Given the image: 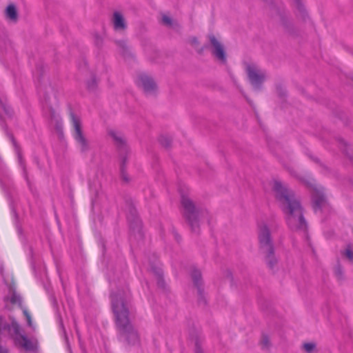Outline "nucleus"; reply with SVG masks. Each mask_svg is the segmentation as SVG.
<instances>
[{"instance_id": "obj_22", "label": "nucleus", "mask_w": 353, "mask_h": 353, "mask_svg": "<svg viewBox=\"0 0 353 353\" xmlns=\"http://www.w3.org/2000/svg\"><path fill=\"white\" fill-rule=\"evenodd\" d=\"M282 21H283V26L285 27V28L286 29V30L291 34H293L294 32L292 30V24L290 21H287L285 19L283 18L282 19Z\"/></svg>"}, {"instance_id": "obj_17", "label": "nucleus", "mask_w": 353, "mask_h": 353, "mask_svg": "<svg viewBox=\"0 0 353 353\" xmlns=\"http://www.w3.org/2000/svg\"><path fill=\"white\" fill-rule=\"evenodd\" d=\"M0 109H1L6 115L9 118L13 116V110L7 103V98L4 92L0 89Z\"/></svg>"}, {"instance_id": "obj_25", "label": "nucleus", "mask_w": 353, "mask_h": 353, "mask_svg": "<svg viewBox=\"0 0 353 353\" xmlns=\"http://www.w3.org/2000/svg\"><path fill=\"white\" fill-rule=\"evenodd\" d=\"M162 23L164 25L170 27L172 25V20L170 17L164 14L162 17Z\"/></svg>"}, {"instance_id": "obj_32", "label": "nucleus", "mask_w": 353, "mask_h": 353, "mask_svg": "<svg viewBox=\"0 0 353 353\" xmlns=\"http://www.w3.org/2000/svg\"><path fill=\"white\" fill-rule=\"evenodd\" d=\"M190 43L191 45L195 46L199 43V41H198V39H196V37H192L190 39Z\"/></svg>"}, {"instance_id": "obj_3", "label": "nucleus", "mask_w": 353, "mask_h": 353, "mask_svg": "<svg viewBox=\"0 0 353 353\" xmlns=\"http://www.w3.org/2000/svg\"><path fill=\"white\" fill-rule=\"evenodd\" d=\"M259 241L261 252L264 255L265 262L270 269L277 263L274 256V248L270 236V229L265 223L259 225Z\"/></svg>"}, {"instance_id": "obj_2", "label": "nucleus", "mask_w": 353, "mask_h": 353, "mask_svg": "<svg viewBox=\"0 0 353 353\" xmlns=\"http://www.w3.org/2000/svg\"><path fill=\"white\" fill-rule=\"evenodd\" d=\"M272 190L285 214L286 222L290 229L292 231L305 232L307 225L303 216V209L294 192L278 180L274 181Z\"/></svg>"}, {"instance_id": "obj_15", "label": "nucleus", "mask_w": 353, "mask_h": 353, "mask_svg": "<svg viewBox=\"0 0 353 353\" xmlns=\"http://www.w3.org/2000/svg\"><path fill=\"white\" fill-rule=\"evenodd\" d=\"M50 124L55 128L59 133L62 132V120L59 115L52 108L49 110V115Z\"/></svg>"}, {"instance_id": "obj_26", "label": "nucleus", "mask_w": 353, "mask_h": 353, "mask_svg": "<svg viewBox=\"0 0 353 353\" xmlns=\"http://www.w3.org/2000/svg\"><path fill=\"white\" fill-rule=\"evenodd\" d=\"M43 71V66L41 63H39L37 65L36 71L34 73V77H37L38 79V81H39L40 76L41 74V72Z\"/></svg>"}, {"instance_id": "obj_21", "label": "nucleus", "mask_w": 353, "mask_h": 353, "mask_svg": "<svg viewBox=\"0 0 353 353\" xmlns=\"http://www.w3.org/2000/svg\"><path fill=\"white\" fill-rule=\"evenodd\" d=\"M294 4L297 8V10L300 12V13L302 14L303 17H305V9L302 4L301 0H294Z\"/></svg>"}, {"instance_id": "obj_29", "label": "nucleus", "mask_w": 353, "mask_h": 353, "mask_svg": "<svg viewBox=\"0 0 353 353\" xmlns=\"http://www.w3.org/2000/svg\"><path fill=\"white\" fill-rule=\"evenodd\" d=\"M345 254L346 257L350 260L353 259V251H352L350 248L346 249Z\"/></svg>"}, {"instance_id": "obj_6", "label": "nucleus", "mask_w": 353, "mask_h": 353, "mask_svg": "<svg viewBox=\"0 0 353 353\" xmlns=\"http://www.w3.org/2000/svg\"><path fill=\"white\" fill-rule=\"evenodd\" d=\"M71 119L74 128L73 137L77 143V147L81 152L85 153L90 150V143L88 139L83 133L80 120L74 114L71 113Z\"/></svg>"}, {"instance_id": "obj_28", "label": "nucleus", "mask_w": 353, "mask_h": 353, "mask_svg": "<svg viewBox=\"0 0 353 353\" xmlns=\"http://www.w3.org/2000/svg\"><path fill=\"white\" fill-rule=\"evenodd\" d=\"M23 314H24V316L26 318V321H27V323H28V326L32 327V319H31V316H30V314L26 310H23Z\"/></svg>"}, {"instance_id": "obj_20", "label": "nucleus", "mask_w": 353, "mask_h": 353, "mask_svg": "<svg viewBox=\"0 0 353 353\" xmlns=\"http://www.w3.org/2000/svg\"><path fill=\"white\" fill-rule=\"evenodd\" d=\"M159 142L165 148H168L171 144L172 139L168 135H161L159 138Z\"/></svg>"}, {"instance_id": "obj_30", "label": "nucleus", "mask_w": 353, "mask_h": 353, "mask_svg": "<svg viewBox=\"0 0 353 353\" xmlns=\"http://www.w3.org/2000/svg\"><path fill=\"white\" fill-rule=\"evenodd\" d=\"M21 301V298L19 296L17 295L16 294H13L11 296V302L13 303H16L17 302H19Z\"/></svg>"}, {"instance_id": "obj_34", "label": "nucleus", "mask_w": 353, "mask_h": 353, "mask_svg": "<svg viewBox=\"0 0 353 353\" xmlns=\"http://www.w3.org/2000/svg\"><path fill=\"white\" fill-rule=\"evenodd\" d=\"M195 353H203L201 348L199 346L198 343H196Z\"/></svg>"}, {"instance_id": "obj_8", "label": "nucleus", "mask_w": 353, "mask_h": 353, "mask_svg": "<svg viewBox=\"0 0 353 353\" xmlns=\"http://www.w3.org/2000/svg\"><path fill=\"white\" fill-rule=\"evenodd\" d=\"M127 219L130 224L132 235H133L134 238L142 239L143 234L142 232L141 221L137 215L136 209L132 204H130L128 206Z\"/></svg>"}, {"instance_id": "obj_14", "label": "nucleus", "mask_w": 353, "mask_h": 353, "mask_svg": "<svg viewBox=\"0 0 353 353\" xmlns=\"http://www.w3.org/2000/svg\"><path fill=\"white\" fill-rule=\"evenodd\" d=\"M10 139L12 142L13 146L14 147L15 152L17 155L19 165L21 167V168L22 169L23 176L25 178V179L26 180V181L28 183L29 181H28V172H27V169H26V162H25V160L23 159L21 150L12 136H10Z\"/></svg>"}, {"instance_id": "obj_31", "label": "nucleus", "mask_w": 353, "mask_h": 353, "mask_svg": "<svg viewBox=\"0 0 353 353\" xmlns=\"http://www.w3.org/2000/svg\"><path fill=\"white\" fill-rule=\"evenodd\" d=\"M335 274L338 276L339 279H341L343 274L342 270L339 265L336 267L335 268Z\"/></svg>"}, {"instance_id": "obj_1", "label": "nucleus", "mask_w": 353, "mask_h": 353, "mask_svg": "<svg viewBox=\"0 0 353 353\" xmlns=\"http://www.w3.org/2000/svg\"><path fill=\"white\" fill-rule=\"evenodd\" d=\"M110 299L117 337L125 347H139L141 335L133 325L136 310L131 303V295L127 286L117 288L116 282H110Z\"/></svg>"}, {"instance_id": "obj_12", "label": "nucleus", "mask_w": 353, "mask_h": 353, "mask_svg": "<svg viewBox=\"0 0 353 353\" xmlns=\"http://www.w3.org/2000/svg\"><path fill=\"white\" fill-rule=\"evenodd\" d=\"M191 276L193 280L194 284L197 288L198 295H199V301H203V303H206V301L204 298L203 290L202 288V280H201V274L199 270L193 269L191 272Z\"/></svg>"}, {"instance_id": "obj_13", "label": "nucleus", "mask_w": 353, "mask_h": 353, "mask_svg": "<svg viewBox=\"0 0 353 353\" xmlns=\"http://www.w3.org/2000/svg\"><path fill=\"white\" fill-rule=\"evenodd\" d=\"M156 259L157 257L154 255L152 261L149 260L148 268L156 275L158 286L163 288L165 285V282L162 278L163 272L161 268L155 263Z\"/></svg>"}, {"instance_id": "obj_10", "label": "nucleus", "mask_w": 353, "mask_h": 353, "mask_svg": "<svg viewBox=\"0 0 353 353\" xmlns=\"http://www.w3.org/2000/svg\"><path fill=\"white\" fill-rule=\"evenodd\" d=\"M208 39L212 47V54L220 61H226V54L222 43L215 37L214 34H209Z\"/></svg>"}, {"instance_id": "obj_5", "label": "nucleus", "mask_w": 353, "mask_h": 353, "mask_svg": "<svg viewBox=\"0 0 353 353\" xmlns=\"http://www.w3.org/2000/svg\"><path fill=\"white\" fill-rule=\"evenodd\" d=\"M109 136L112 139L117 147L118 148L119 157L121 159L120 163V174L121 177L123 181L125 182H128L130 179L128 178L127 173L125 172V165L127 163V153H128V147L125 143V141L121 133L117 132L115 130H110L108 132Z\"/></svg>"}, {"instance_id": "obj_18", "label": "nucleus", "mask_w": 353, "mask_h": 353, "mask_svg": "<svg viewBox=\"0 0 353 353\" xmlns=\"http://www.w3.org/2000/svg\"><path fill=\"white\" fill-rule=\"evenodd\" d=\"M6 16L9 20L16 22L18 18L17 9L14 5H9L6 10Z\"/></svg>"}, {"instance_id": "obj_7", "label": "nucleus", "mask_w": 353, "mask_h": 353, "mask_svg": "<svg viewBox=\"0 0 353 353\" xmlns=\"http://www.w3.org/2000/svg\"><path fill=\"white\" fill-rule=\"evenodd\" d=\"M304 183L311 189L313 208L315 212L322 210L327 205L323 188L309 181H304Z\"/></svg>"}, {"instance_id": "obj_36", "label": "nucleus", "mask_w": 353, "mask_h": 353, "mask_svg": "<svg viewBox=\"0 0 353 353\" xmlns=\"http://www.w3.org/2000/svg\"><path fill=\"white\" fill-rule=\"evenodd\" d=\"M203 48H204V47H203V48H202L199 50V53H201V52H203Z\"/></svg>"}, {"instance_id": "obj_37", "label": "nucleus", "mask_w": 353, "mask_h": 353, "mask_svg": "<svg viewBox=\"0 0 353 353\" xmlns=\"http://www.w3.org/2000/svg\"><path fill=\"white\" fill-rule=\"evenodd\" d=\"M95 202H97V201H96V200H93V201H92V203H95Z\"/></svg>"}, {"instance_id": "obj_33", "label": "nucleus", "mask_w": 353, "mask_h": 353, "mask_svg": "<svg viewBox=\"0 0 353 353\" xmlns=\"http://www.w3.org/2000/svg\"><path fill=\"white\" fill-rule=\"evenodd\" d=\"M117 46H119L121 48H122L123 50L125 49V43L124 41H118L116 42Z\"/></svg>"}, {"instance_id": "obj_11", "label": "nucleus", "mask_w": 353, "mask_h": 353, "mask_svg": "<svg viewBox=\"0 0 353 353\" xmlns=\"http://www.w3.org/2000/svg\"><path fill=\"white\" fill-rule=\"evenodd\" d=\"M137 84L143 88L147 94H154L157 89V85L154 80L145 74H141L139 77Z\"/></svg>"}, {"instance_id": "obj_24", "label": "nucleus", "mask_w": 353, "mask_h": 353, "mask_svg": "<svg viewBox=\"0 0 353 353\" xmlns=\"http://www.w3.org/2000/svg\"><path fill=\"white\" fill-rule=\"evenodd\" d=\"M303 349L307 353H312L315 349V344L312 343H307L303 345Z\"/></svg>"}, {"instance_id": "obj_19", "label": "nucleus", "mask_w": 353, "mask_h": 353, "mask_svg": "<svg viewBox=\"0 0 353 353\" xmlns=\"http://www.w3.org/2000/svg\"><path fill=\"white\" fill-rule=\"evenodd\" d=\"M339 146L342 152L351 160L352 157L351 152L348 150L347 143L343 139H339Z\"/></svg>"}, {"instance_id": "obj_23", "label": "nucleus", "mask_w": 353, "mask_h": 353, "mask_svg": "<svg viewBox=\"0 0 353 353\" xmlns=\"http://www.w3.org/2000/svg\"><path fill=\"white\" fill-rule=\"evenodd\" d=\"M261 345L263 349H268L270 347V343L268 336L263 335L261 341Z\"/></svg>"}, {"instance_id": "obj_9", "label": "nucleus", "mask_w": 353, "mask_h": 353, "mask_svg": "<svg viewBox=\"0 0 353 353\" xmlns=\"http://www.w3.org/2000/svg\"><path fill=\"white\" fill-rule=\"evenodd\" d=\"M247 72L252 86L255 89H259L265 79V72L254 65H248Z\"/></svg>"}, {"instance_id": "obj_4", "label": "nucleus", "mask_w": 353, "mask_h": 353, "mask_svg": "<svg viewBox=\"0 0 353 353\" xmlns=\"http://www.w3.org/2000/svg\"><path fill=\"white\" fill-rule=\"evenodd\" d=\"M181 205L184 210V216L192 231L198 233L200 218L204 214H207V212L196 209L194 203L183 194H181Z\"/></svg>"}, {"instance_id": "obj_16", "label": "nucleus", "mask_w": 353, "mask_h": 353, "mask_svg": "<svg viewBox=\"0 0 353 353\" xmlns=\"http://www.w3.org/2000/svg\"><path fill=\"white\" fill-rule=\"evenodd\" d=\"M112 23L115 30H123L127 27L124 17L119 12H114Z\"/></svg>"}, {"instance_id": "obj_27", "label": "nucleus", "mask_w": 353, "mask_h": 353, "mask_svg": "<svg viewBox=\"0 0 353 353\" xmlns=\"http://www.w3.org/2000/svg\"><path fill=\"white\" fill-rule=\"evenodd\" d=\"M97 86V81L92 78L90 81L88 82V88L90 90H94Z\"/></svg>"}, {"instance_id": "obj_35", "label": "nucleus", "mask_w": 353, "mask_h": 353, "mask_svg": "<svg viewBox=\"0 0 353 353\" xmlns=\"http://www.w3.org/2000/svg\"><path fill=\"white\" fill-rule=\"evenodd\" d=\"M0 353H8V350L7 349L0 346Z\"/></svg>"}]
</instances>
